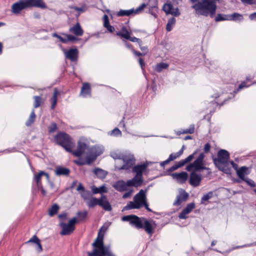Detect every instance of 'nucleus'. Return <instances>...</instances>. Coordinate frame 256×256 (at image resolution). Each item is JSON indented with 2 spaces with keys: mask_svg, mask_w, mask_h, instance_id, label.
Instances as JSON below:
<instances>
[{
  "mask_svg": "<svg viewBox=\"0 0 256 256\" xmlns=\"http://www.w3.org/2000/svg\"><path fill=\"white\" fill-rule=\"evenodd\" d=\"M219 0H190L193 4L192 8L194 9L198 16H210L213 18L216 14L217 8L216 1Z\"/></svg>",
  "mask_w": 256,
  "mask_h": 256,
  "instance_id": "obj_1",
  "label": "nucleus"
},
{
  "mask_svg": "<svg viewBox=\"0 0 256 256\" xmlns=\"http://www.w3.org/2000/svg\"><path fill=\"white\" fill-rule=\"evenodd\" d=\"M32 7L45 8L46 6L42 0H19L12 6V12L18 14L22 10Z\"/></svg>",
  "mask_w": 256,
  "mask_h": 256,
  "instance_id": "obj_2",
  "label": "nucleus"
},
{
  "mask_svg": "<svg viewBox=\"0 0 256 256\" xmlns=\"http://www.w3.org/2000/svg\"><path fill=\"white\" fill-rule=\"evenodd\" d=\"M54 141L68 152H72V149L75 146L70 136L64 132H58L54 136Z\"/></svg>",
  "mask_w": 256,
  "mask_h": 256,
  "instance_id": "obj_3",
  "label": "nucleus"
},
{
  "mask_svg": "<svg viewBox=\"0 0 256 256\" xmlns=\"http://www.w3.org/2000/svg\"><path fill=\"white\" fill-rule=\"evenodd\" d=\"M92 246L94 248L92 252H88V256H116L104 246V241L102 240L96 238Z\"/></svg>",
  "mask_w": 256,
  "mask_h": 256,
  "instance_id": "obj_4",
  "label": "nucleus"
},
{
  "mask_svg": "<svg viewBox=\"0 0 256 256\" xmlns=\"http://www.w3.org/2000/svg\"><path fill=\"white\" fill-rule=\"evenodd\" d=\"M77 220L76 217L70 219L68 224L64 222H60L59 226L61 228L62 230L60 232L62 236H68L71 234L75 230V224Z\"/></svg>",
  "mask_w": 256,
  "mask_h": 256,
  "instance_id": "obj_5",
  "label": "nucleus"
},
{
  "mask_svg": "<svg viewBox=\"0 0 256 256\" xmlns=\"http://www.w3.org/2000/svg\"><path fill=\"white\" fill-rule=\"evenodd\" d=\"M144 218V217L140 218L134 214H130L122 216V220L124 222H128L130 226L137 229H141Z\"/></svg>",
  "mask_w": 256,
  "mask_h": 256,
  "instance_id": "obj_6",
  "label": "nucleus"
},
{
  "mask_svg": "<svg viewBox=\"0 0 256 256\" xmlns=\"http://www.w3.org/2000/svg\"><path fill=\"white\" fill-rule=\"evenodd\" d=\"M230 158L229 152L225 150H220L217 154V158L212 157V160L215 166L222 164H228Z\"/></svg>",
  "mask_w": 256,
  "mask_h": 256,
  "instance_id": "obj_7",
  "label": "nucleus"
},
{
  "mask_svg": "<svg viewBox=\"0 0 256 256\" xmlns=\"http://www.w3.org/2000/svg\"><path fill=\"white\" fill-rule=\"evenodd\" d=\"M156 224V222L152 220H148L146 218H143V223L142 224V228L151 236L154 233Z\"/></svg>",
  "mask_w": 256,
  "mask_h": 256,
  "instance_id": "obj_8",
  "label": "nucleus"
},
{
  "mask_svg": "<svg viewBox=\"0 0 256 256\" xmlns=\"http://www.w3.org/2000/svg\"><path fill=\"white\" fill-rule=\"evenodd\" d=\"M145 8L146 4L144 3H143L136 10L134 8L128 10H120V11L116 12V16H124L136 14L140 13Z\"/></svg>",
  "mask_w": 256,
  "mask_h": 256,
  "instance_id": "obj_9",
  "label": "nucleus"
},
{
  "mask_svg": "<svg viewBox=\"0 0 256 256\" xmlns=\"http://www.w3.org/2000/svg\"><path fill=\"white\" fill-rule=\"evenodd\" d=\"M204 154L203 153H201L196 159L192 163V165L194 166V168L196 171H200L202 170L207 169L204 164Z\"/></svg>",
  "mask_w": 256,
  "mask_h": 256,
  "instance_id": "obj_10",
  "label": "nucleus"
},
{
  "mask_svg": "<svg viewBox=\"0 0 256 256\" xmlns=\"http://www.w3.org/2000/svg\"><path fill=\"white\" fill-rule=\"evenodd\" d=\"M202 180V176L193 172L190 174L189 183L194 187L198 186Z\"/></svg>",
  "mask_w": 256,
  "mask_h": 256,
  "instance_id": "obj_11",
  "label": "nucleus"
},
{
  "mask_svg": "<svg viewBox=\"0 0 256 256\" xmlns=\"http://www.w3.org/2000/svg\"><path fill=\"white\" fill-rule=\"evenodd\" d=\"M87 148L88 146L85 142H78V143L76 150H72V152H70L76 156H80L84 152L85 150L87 149Z\"/></svg>",
  "mask_w": 256,
  "mask_h": 256,
  "instance_id": "obj_12",
  "label": "nucleus"
},
{
  "mask_svg": "<svg viewBox=\"0 0 256 256\" xmlns=\"http://www.w3.org/2000/svg\"><path fill=\"white\" fill-rule=\"evenodd\" d=\"M122 159L124 162V164L121 166L120 170H128L134 164L135 160L132 156H122Z\"/></svg>",
  "mask_w": 256,
  "mask_h": 256,
  "instance_id": "obj_13",
  "label": "nucleus"
},
{
  "mask_svg": "<svg viewBox=\"0 0 256 256\" xmlns=\"http://www.w3.org/2000/svg\"><path fill=\"white\" fill-rule=\"evenodd\" d=\"M174 179L176 180L180 184H184L188 180V174L186 172L180 173H173L170 174Z\"/></svg>",
  "mask_w": 256,
  "mask_h": 256,
  "instance_id": "obj_14",
  "label": "nucleus"
},
{
  "mask_svg": "<svg viewBox=\"0 0 256 256\" xmlns=\"http://www.w3.org/2000/svg\"><path fill=\"white\" fill-rule=\"evenodd\" d=\"M188 194L184 190H182L180 192V194L177 196L176 200L173 204L175 206H180L184 201H186L188 198Z\"/></svg>",
  "mask_w": 256,
  "mask_h": 256,
  "instance_id": "obj_15",
  "label": "nucleus"
},
{
  "mask_svg": "<svg viewBox=\"0 0 256 256\" xmlns=\"http://www.w3.org/2000/svg\"><path fill=\"white\" fill-rule=\"evenodd\" d=\"M100 206L102 207L104 210L110 212L112 210V208L106 196L102 194L100 198Z\"/></svg>",
  "mask_w": 256,
  "mask_h": 256,
  "instance_id": "obj_16",
  "label": "nucleus"
},
{
  "mask_svg": "<svg viewBox=\"0 0 256 256\" xmlns=\"http://www.w3.org/2000/svg\"><path fill=\"white\" fill-rule=\"evenodd\" d=\"M143 182L142 176L135 175L132 180L127 181V185L128 186L138 187L142 186Z\"/></svg>",
  "mask_w": 256,
  "mask_h": 256,
  "instance_id": "obj_17",
  "label": "nucleus"
},
{
  "mask_svg": "<svg viewBox=\"0 0 256 256\" xmlns=\"http://www.w3.org/2000/svg\"><path fill=\"white\" fill-rule=\"evenodd\" d=\"M146 198L145 191L143 190H140L139 192L135 195L134 198V200L135 202L138 204L142 206V204L146 201Z\"/></svg>",
  "mask_w": 256,
  "mask_h": 256,
  "instance_id": "obj_18",
  "label": "nucleus"
},
{
  "mask_svg": "<svg viewBox=\"0 0 256 256\" xmlns=\"http://www.w3.org/2000/svg\"><path fill=\"white\" fill-rule=\"evenodd\" d=\"M194 207L195 204L194 202L188 204L186 207L179 214L178 218L180 219H186L188 218L187 214H190Z\"/></svg>",
  "mask_w": 256,
  "mask_h": 256,
  "instance_id": "obj_19",
  "label": "nucleus"
},
{
  "mask_svg": "<svg viewBox=\"0 0 256 256\" xmlns=\"http://www.w3.org/2000/svg\"><path fill=\"white\" fill-rule=\"evenodd\" d=\"M67 58L72 62H76L78 57V50L76 48H70L65 53Z\"/></svg>",
  "mask_w": 256,
  "mask_h": 256,
  "instance_id": "obj_20",
  "label": "nucleus"
},
{
  "mask_svg": "<svg viewBox=\"0 0 256 256\" xmlns=\"http://www.w3.org/2000/svg\"><path fill=\"white\" fill-rule=\"evenodd\" d=\"M148 166V164L146 163H144L141 164H138L132 168V172H136V174L138 176H142V172L146 170Z\"/></svg>",
  "mask_w": 256,
  "mask_h": 256,
  "instance_id": "obj_21",
  "label": "nucleus"
},
{
  "mask_svg": "<svg viewBox=\"0 0 256 256\" xmlns=\"http://www.w3.org/2000/svg\"><path fill=\"white\" fill-rule=\"evenodd\" d=\"M30 242L34 243L36 244V249L38 252H40L42 251V247L40 244V240L36 235L32 236L26 244H29Z\"/></svg>",
  "mask_w": 256,
  "mask_h": 256,
  "instance_id": "obj_22",
  "label": "nucleus"
},
{
  "mask_svg": "<svg viewBox=\"0 0 256 256\" xmlns=\"http://www.w3.org/2000/svg\"><path fill=\"white\" fill-rule=\"evenodd\" d=\"M128 186L127 185V182H125L122 180H118L113 185V187L116 190L120 192H122L126 190Z\"/></svg>",
  "mask_w": 256,
  "mask_h": 256,
  "instance_id": "obj_23",
  "label": "nucleus"
},
{
  "mask_svg": "<svg viewBox=\"0 0 256 256\" xmlns=\"http://www.w3.org/2000/svg\"><path fill=\"white\" fill-rule=\"evenodd\" d=\"M91 88L90 84L88 82H84L82 84L81 88L80 95L83 97H86L88 96H90Z\"/></svg>",
  "mask_w": 256,
  "mask_h": 256,
  "instance_id": "obj_24",
  "label": "nucleus"
},
{
  "mask_svg": "<svg viewBox=\"0 0 256 256\" xmlns=\"http://www.w3.org/2000/svg\"><path fill=\"white\" fill-rule=\"evenodd\" d=\"M250 172L248 168L246 166H243L237 170L236 174L240 178L243 180L246 178L244 176L245 175L249 174Z\"/></svg>",
  "mask_w": 256,
  "mask_h": 256,
  "instance_id": "obj_25",
  "label": "nucleus"
},
{
  "mask_svg": "<svg viewBox=\"0 0 256 256\" xmlns=\"http://www.w3.org/2000/svg\"><path fill=\"white\" fill-rule=\"evenodd\" d=\"M69 30L77 36H82L84 34V30L79 22H77L73 26L71 27Z\"/></svg>",
  "mask_w": 256,
  "mask_h": 256,
  "instance_id": "obj_26",
  "label": "nucleus"
},
{
  "mask_svg": "<svg viewBox=\"0 0 256 256\" xmlns=\"http://www.w3.org/2000/svg\"><path fill=\"white\" fill-rule=\"evenodd\" d=\"M116 34L121 38H124L126 40L129 38L131 34V32L128 31L126 27L123 26L120 31L116 32Z\"/></svg>",
  "mask_w": 256,
  "mask_h": 256,
  "instance_id": "obj_27",
  "label": "nucleus"
},
{
  "mask_svg": "<svg viewBox=\"0 0 256 256\" xmlns=\"http://www.w3.org/2000/svg\"><path fill=\"white\" fill-rule=\"evenodd\" d=\"M70 173V170L68 168L60 166H58L55 170V174L56 176H68Z\"/></svg>",
  "mask_w": 256,
  "mask_h": 256,
  "instance_id": "obj_28",
  "label": "nucleus"
},
{
  "mask_svg": "<svg viewBox=\"0 0 256 256\" xmlns=\"http://www.w3.org/2000/svg\"><path fill=\"white\" fill-rule=\"evenodd\" d=\"M93 172L100 179L104 178L108 174L106 171L98 168L94 169Z\"/></svg>",
  "mask_w": 256,
  "mask_h": 256,
  "instance_id": "obj_29",
  "label": "nucleus"
},
{
  "mask_svg": "<svg viewBox=\"0 0 256 256\" xmlns=\"http://www.w3.org/2000/svg\"><path fill=\"white\" fill-rule=\"evenodd\" d=\"M100 198H96L92 197L86 202V205L90 208H94L97 205H99Z\"/></svg>",
  "mask_w": 256,
  "mask_h": 256,
  "instance_id": "obj_30",
  "label": "nucleus"
},
{
  "mask_svg": "<svg viewBox=\"0 0 256 256\" xmlns=\"http://www.w3.org/2000/svg\"><path fill=\"white\" fill-rule=\"evenodd\" d=\"M42 176H45L48 179L49 178V174L44 171H40L38 174H34V180L38 186L40 183L41 178Z\"/></svg>",
  "mask_w": 256,
  "mask_h": 256,
  "instance_id": "obj_31",
  "label": "nucleus"
},
{
  "mask_svg": "<svg viewBox=\"0 0 256 256\" xmlns=\"http://www.w3.org/2000/svg\"><path fill=\"white\" fill-rule=\"evenodd\" d=\"M59 209H60V206L58 204H53L48 210V215L50 216H54L55 214H56L58 213Z\"/></svg>",
  "mask_w": 256,
  "mask_h": 256,
  "instance_id": "obj_32",
  "label": "nucleus"
},
{
  "mask_svg": "<svg viewBox=\"0 0 256 256\" xmlns=\"http://www.w3.org/2000/svg\"><path fill=\"white\" fill-rule=\"evenodd\" d=\"M228 15V20L242 21L244 20L243 16L240 14L234 12Z\"/></svg>",
  "mask_w": 256,
  "mask_h": 256,
  "instance_id": "obj_33",
  "label": "nucleus"
},
{
  "mask_svg": "<svg viewBox=\"0 0 256 256\" xmlns=\"http://www.w3.org/2000/svg\"><path fill=\"white\" fill-rule=\"evenodd\" d=\"M172 4H165L162 7L163 10L166 13V14H170L174 16H176L178 14L172 13L171 10H172Z\"/></svg>",
  "mask_w": 256,
  "mask_h": 256,
  "instance_id": "obj_34",
  "label": "nucleus"
},
{
  "mask_svg": "<svg viewBox=\"0 0 256 256\" xmlns=\"http://www.w3.org/2000/svg\"><path fill=\"white\" fill-rule=\"evenodd\" d=\"M194 132V124L190 125L188 128L178 130L176 132L177 135L180 136L181 134H192Z\"/></svg>",
  "mask_w": 256,
  "mask_h": 256,
  "instance_id": "obj_35",
  "label": "nucleus"
},
{
  "mask_svg": "<svg viewBox=\"0 0 256 256\" xmlns=\"http://www.w3.org/2000/svg\"><path fill=\"white\" fill-rule=\"evenodd\" d=\"M66 38L63 37L59 38L60 40L64 44L67 43L68 42H74L77 40L76 38L72 34H66Z\"/></svg>",
  "mask_w": 256,
  "mask_h": 256,
  "instance_id": "obj_36",
  "label": "nucleus"
},
{
  "mask_svg": "<svg viewBox=\"0 0 256 256\" xmlns=\"http://www.w3.org/2000/svg\"><path fill=\"white\" fill-rule=\"evenodd\" d=\"M140 207V206L138 204L135 202H130L127 204L126 206L124 208L123 210L138 209Z\"/></svg>",
  "mask_w": 256,
  "mask_h": 256,
  "instance_id": "obj_37",
  "label": "nucleus"
},
{
  "mask_svg": "<svg viewBox=\"0 0 256 256\" xmlns=\"http://www.w3.org/2000/svg\"><path fill=\"white\" fill-rule=\"evenodd\" d=\"M36 118V115L35 114L34 110H33L30 113L29 118L26 122V125L27 126H30L35 122Z\"/></svg>",
  "mask_w": 256,
  "mask_h": 256,
  "instance_id": "obj_38",
  "label": "nucleus"
},
{
  "mask_svg": "<svg viewBox=\"0 0 256 256\" xmlns=\"http://www.w3.org/2000/svg\"><path fill=\"white\" fill-rule=\"evenodd\" d=\"M102 152L97 147L93 146L88 150V154L91 156L96 155V158L99 156Z\"/></svg>",
  "mask_w": 256,
  "mask_h": 256,
  "instance_id": "obj_39",
  "label": "nucleus"
},
{
  "mask_svg": "<svg viewBox=\"0 0 256 256\" xmlns=\"http://www.w3.org/2000/svg\"><path fill=\"white\" fill-rule=\"evenodd\" d=\"M168 64L162 62L159 64H158L156 66L154 70L158 72H160L164 69L168 68Z\"/></svg>",
  "mask_w": 256,
  "mask_h": 256,
  "instance_id": "obj_40",
  "label": "nucleus"
},
{
  "mask_svg": "<svg viewBox=\"0 0 256 256\" xmlns=\"http://www.w3.org/2000/svg\"><path fill=\"white\" fill-rule=\"evenodd\" d=\"M228 164H222L220 165L216 166L219 170L223 172L226 174H230L231 173V170L227 166Z\"/></svg>",
  "mask_w": 256,
  "mask_h": 256,
  "instance_id": "obj_41",
  "label": "nucleus"
},
{
  "mask_svg": "<svg viewBox=\"0 0 256 256\" xmlns=\"http://www.w3.org/2000/svg\"><path fill=\"white\" fill-rule=\"evenodd\" d=\"M57 95H58V90H55L52 95V98L50 101L52 102L51 108L52 110H54L56 108V106L57 104Z\"/></svg>",
  "mask_w": 256,
  "mask_h": 256,
  "instance_id": "obj_42",
  "label": "nucleus"
},
{
  "mask_svg": "<svg viewBox=\"0 0 256 256\" xmlns=\"http://www.w3.org/2000/svg\"><path fill=\"white\" fill-rule=\"evenodd\" d=\"M106 192H107V190L104 186H102L100 188L94 187L92 188V192L93 194H100Z\"/></svg>",
  "mask_w": 256,
  "mask_h": 256,
  "instance_id": "obj_43",
  "label": "nucleus"
},
{
  "mask_svg": "<svg viewBox=\"0 0 256 256\" xmlns=\"http://www.w3.org/2000/svg\"><path fill=\"white\" fill-rule=\"evenodd\" d=\"M198 150H196L193 154H190L189 156H188L184 160H180V162L182 166H184V164H186V163L190 162L191 160H193L194 158L195 155L197 154Z\"/></svg>",
  "mask_w": 256,
  "mask_h": 256,
  "instance_id": "obj_44",
  "label": "nucleus"
},
{
  "mask_svg": "<svg viewBox=\"0 0 256 256\" xmlns=\"http://www.w3.org/2000/svg\"><path fill=\"white\" fill-rule=\"evenodd\" d=\"M34 108H37L39 107L41 104L44 102V100L40 96H34Z\"/></svg>",
  "mask_w": 256,
  "mask_h": 256,
  "instance_id": "obj_45",
  "label": "nucleus"
},
{
  "mask_svg": "<svg viewBox=\"0 0 256 256\" xmlns=\"http://www.w3.org/2000/svg\"><path fill=\"white\" fill-rule=\"evenodd\" d=\"M80 194L82 198L86 202L88 201L90 197L92 196V194L90 191L84 190L83 192H80Z\"/></svg>",
  "mask_w": 256,
  "mask_h": 256,
  "instance_id": "obj_46",
  "label": "nucleus"
},
{
  "mask_svg": "<svg viewBox=\"0 0 256 256\" xmlns=\"http://www.w3.org/2000/svg\"><path fill=\"white\" fill-rule=\"evenodd\" d=\"M176 22V19L174 17L168 20V23L166 25V30L168 32H170L172 30V26L175 24Z\"/></svg>",
  "mask_w": 256,
  "mask_h": 256,
  "instance_id": "obj_47",
  "label": "nucleus"
},
{
  "mask_svg": "<svg viewBox=\"0 0 256 256\" xmlns=\"http://www.w3.org/2000/svg\"><path fill=\"white\" fill-rule=\"evenodd\" d=\"M222 20H228V15L218 14L215 17L216 22H220Z\"/></svg>",
  "mask_w": 256,
  "mask_h": 256,
  "instance_id": "obj_48",
  "label": "nucleus"
},
{
  "mask_svg": "<svg viewBox=\"0 0 256 256\" xmlns=\"http://www.w3.org/2000/svg\"><path fill=\"white\" fill-rule=\"evenodd\" d=\"M77 216H78V221H82L87 217L88 212L86 211H79L77 212Z\"/></svg>",
  "mask_w": 256,
  "mask_h": 256,
  "instance_id": "obj_49",
  "label": "nucleus"
},
{
  "mask_svg": "<svg viewBox=\"0 0 256 256\" xmlns=\"http://www.w3.org/2000/svg\"><path fill=\"white\" fill-rule=\"evenodd\" d=\"M96 159V155L91 156L88 154L86 157V162L87 164H90Z\"/></svg>",
  "mask_w": 256,
  "mask_h": 256,
  "instance_id": "obj_50",
  "label": "nucleus"
},
{
  "mask_svg": "<svg viewBox=\"0 0 256 256\" xmlns=\"http://www.w3.org/2000/svg\"><path fill=\"white\" fill-rule=\"evenodd\" d=\"M213 196V192H210L206 194H204L201 199V202L204 203L206 201H208L209 199Z\"/></svg>",
  "mask_w": 256,
  "mask_h": 256,
  "instance_id": "obj_51",
  "label": "nucleus"
},
{
  "mask_svg": "<svg viewBox=\"0 0 256 256\" xmlns=\"http://www.w3.org/2000/svg\"><path fill=\"white\" fill-rule=\"evenodd\" d=\"M182 166H183L182 164L180 161H179V162H177L175 164H174V166H172L168 170V172H172L177 170L178 168L182 167Z\"/></svg>",
  "mask_w": 256,
  "mask_h": 256,
  "instance_id": "obj_52",
  "label": "nucleus"
},
{
  "mask_svg": "<svg viewBox=\"0 0 256 256\" xmlns=\"http://www.w3.org/2000/svg\"><path fill=\"white\" fill-rule=\"evenodd\" d=\"M146 4V7L154 8L158 7V0H148V3Z\"/></svg>",
  "mask_w": 256,
  "mask_h": 256,
  "instance_id": "obj_53",
  "label": "nucleus"
},
{
  "mask_svg": "<svg viewBox=\"0 0 256 256\" xmlns=\"http://www.w3.org/2000/svg\"><path fill=\"white\" fill-rule=\"evenodd\" d=\"M182 154V152H178L176 153H172L169 156V159L170 160V161L174 160L175 159L177 158H178L180 157Z\"/></svg>",
  "mask_w": 256,
  "mask_h": 256,
  "instance_id": "obj_54",
  "label": "nucleus"
},
{
  "mask_svg": "<svg viewBox=\"0 0 256 256\" xmlns=\"http://www.w3.org/2000/svg\"><path fill=\"white\" fill-rule=\"evenodd\" d=\"M247 82H246V81L245 80L242 82L239 85L238 89L234 91V92L237 93L240 90L244 88L248 87L250 84H247Z\"/></svg>",
  "mask_w": 256,
  "mask_h": 256,
  "instance_id": "obj_55",
  "label": "nucleus"
},
{
  "mask_svg": "<svg viewBox=\"0 0 256 256\" xmlns=\"http://www.w3.org/2000/svg\"><path fill=\"white\" fill-rule=\"evenodd\" d=\"M48 129L50 134L52 133L58 129L57 124L55 122H52L48 126Z\"/></svg>",
  "mask_w": 256,
  "mask_h": 256,
  "instance_id": "obj_56",
  "label": "nucleus"
},
{
  "mask_svg": "<svg viewBox=\"0 0 256 256\" xmlns=\"http://www.w3.org/2000/svg\"><path fill=\"white\" fill-rule=\"evenodd\" d=\"M148 12L153 16L155 18H156L158 16V7L154 8H148Z\"/></svg>",
  "mask_w": 256,
  "mask_h": 256,
  "instance_id": "obj_57",
  "label": "nucleus"
},
{
  "mask_svg": "<svg viewBox=\"0 0 256 256\" xmlns=\"http://www.w3.org/2000/svg\"><path fill=\"white\" fill-rule=\"evenodd\" d=\"M242 180L248 184V185L250 186L252 188L256 186V184L254 182L253 180L248 178H245Z\"/></svg>",
  "mask_w": 256,
  "mask_h": 256,
  "instance_id": "obj_58",
  "label": "nucleus"
},
{
  "mask_svg": "<svg viewBox=\"0 0 256 256\" xmlns=\"http://www.w3.org/2000/svg\"><path fill=\"white\" fill-rule=\"evenodd\" d=\"M58 218L60 220V222L66 220L68 218V214L66 212H63L58 215Z\"/></svg>",
  "mask_w": 256,
  "mask_h": 256,
  "instance_id": "obj_59",
  "label": "nucleus"
},
{
  "mask_svg": "<svg viewBox=\"0 0 256 256\" xmlns=\"http://www.w3.org/2000/svg\"><path fill=\"white\" fill-rule=\"evenodd\" d=\"M110 134L114 136H120L122 132L118 128H116L111 132Z\"/></svg>",
  "mask_w": 256,
  "mask_h": 256,
  "instance_id": "obj_60",
  "label": "nucleus"
},
{
  "mask_svg": "<svg viewBox=\"0 0 256 256\" xmlns=\"http://www.w3.org/2000/svg\"><path fill=\"white\" fill-rule=\"evenodd\" d=\"M127 40H130V41L132 42H137L139 45V46H140V44L142 43V40H140L138 38H137L136 37L133 36L131 37L130 36L129 38H128Z\"/></svg>",
  "mask_w": 256,
  "mask_h": 256,
  "instance_id": "obj_61",
  "label": "nucleus"
},
{
  "mask_svg": "<svg viewBox=\"0 0 256 256\" xmlns=\"http://www.w3.org/2000/svg\"><path fill=\"white\" fill-rule=\"evenodd\" d=\"M74 162L75 164L80 166L86 164V160H82V158H80L78 160H74Z\"/></svg>",
  "mask_w": 256,
  "mask_h": 256,
  "instance_id": "obj_62",
  "label": "nucleus"
},
{
  "mask_svg": "<svg viewBox=\"0 0 256 256\" xmlns=\"http://www.w3.org/2000/svg\"><path fill=\"white\" fill-rule=\"evenodd\" d=\"M104 20V27H106L110 24L108 16L106 14H104L103 17Z\"/></svg>",
  "mask_w": 256,
  "mask_h": 256,
  "instance_id": "obj_63",
  "label": "nucleus"
},
{
  "mask_svg": "<svg viewBox=\"0 0 256 256\" xmlns=\"http://www.w3.org/2000/svg\"><path fill=\"white\" fill-rule=\"evenodd\" d=\"M241 1L244 4H248L252 5L256 4V2L254 0H242Z\"/></svg>",
  "mask_w": 256,
  "mask_h": 256,
  "instance_id": "obj_64",
  "label": "nucleus"
}]
</instances>
